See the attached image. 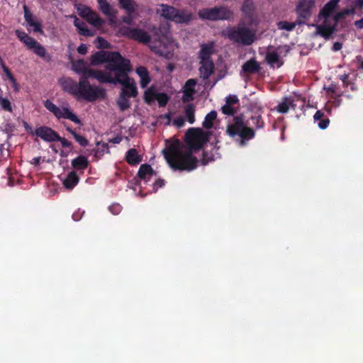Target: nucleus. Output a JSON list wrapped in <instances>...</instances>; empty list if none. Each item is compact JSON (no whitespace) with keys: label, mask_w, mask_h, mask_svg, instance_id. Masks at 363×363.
Segmentation results:
<instances>
[{"label":"nucleus","mask_w":363,"mask_h":363,"mask_svg":"<svg viewBox=\"0 0 363 363\" xmlns=\"http://www.w3.org/2000/svg\"><path fill=\"white\" fill-rule=\"evenodd\" d=\"M207 141L208 136L202 129L190 128L185 134V145L175 140L163 150L164 158L174 170L191 171L197 167L199 162L193 151L202 148Z\"/></svg>","instance_id":"1"},{"label":"nucleus","mask_w":363,"mask_h":363,"mask_svg":"<svg viewBox=\"0 0 363 363\" xmlns=\"http://www.w3.org/2000/svg\"><path fill=\"white\" fill-rule=\"evenodd\" d=\"M62 89L74 96L77 100L94 102L98 99H104L106 96V89L99 86L90 84L86 77H80L77 82L72 77H62L59 79Z\"/></svg>","instance_id":"2"},{"label":"nucleus","mask_w":363,"mask_h":363,"mask_svg":"<svg viewBox=\"0 0 363 363\" xmlns=\"http://www.w3.org/2000/svg\"><path fill=\"white\" fill-rule=\"evenodd\" d=\"M160 32L159 29H155L153 36L154 40H152L151 36L142 28L121 26L118 28V35L148 45L152 51L157 52L158 45L162 44L161 37L159 34Z\"/></svg>","instance_id":"3"},{"label":"nucleus","mask_w":363,"mask_h":363,"mask_svg":"<svg viewBox=\"0 0 363 363\" xmlns=\"http://www.w3.org/2000/svg\"><path fill=\"white\" fill-rule=\"evenodd\" d=\"M129 60L125 59L118 52L104 50L95 52L90 57L91 65H99L106 62L105 69L115 74L125 65L126 62L129 63Z\"/></svg>","instance_id":"4"},{"label":"nucleus","mask_w":363,"mask_h":363,"mask_svg":"<svg viewBox=\"0 0 363 363\" xmlns=\"http://www.w3.org/2000/svg\"><path fill=\"white\" fill-rule=\"evenodd\" d=\"M131 70L130 62H126L120 70L116 74L115 77H112L111 74L108 72L106 79V81L102 84H120L123 85V89L120 94L127 97H136L138 95V89L134 82H130L128 77V72Z\"/></svg>","instance_id":"5"},{"label":"nucleus","mask_w":363,"mask_h":363,"mask_svg":"<svg viewBox=\"0 0 363 363\" xmlns=\"http://www.w3.org/2000/svg\"><path fill=\"white\" fill-rule=\"evenodd\" d=\"M226 133L231 138L239 136L240 146L246 145L247 141L253 139L255 136V130L250 127L248 121H245L242 114L235 116L233 123L227 125Z\"/></svg>","instance_id":"6"},{"label":"nucleus","mask_w":363,"mask_h":363,"mask_svg":"<svg viewBox=\"0 0 363 363\" xmlns=\"http://www.w3.org/2000/svg\"><path fill=\"white\" fill-rule=\"evenodd\" d=\"M225 36L232 42L242 45H251L256 39L255 31L244 23L226 29Z\"/></svg>","instance_id":"7"},{"label":"nucleus","mask_w":363,"mask_h":363,"mask_svg":"<svg viewBox=\"0 0 363 363\" xmlns=\"http://www.w3.org/2000/svg\"><path fill=\"white\" fill-rule=\"evenodd\" d=\"M72 69L74 72L79 74L80 77H86V80L94 78L101 84L106 81V77L108 72L89 68L87 62L83 59L72 61Z\"/></svg>","instance_id":"8"},{"label":"nucleus","mask_w":363,"mask_h":363,"mask_svg":"<svg viewBox=\"0 0 363 363\" xmlns=\"http://www.w3.org/2000/svg\"><path fill=\"white\" fill-rule=\"evenodd\" d=\"M198 15L203 20L212 21H229L233 18V12L225 6L200 9Z\"/></svg>","instance_id":"9"},{"label":"nucleus","mask_w":363,"mask_h":363,"mask_svg":"<svg viewBox=\"0 0 363 363\" xmlns=\"http://www.w3.org/2000/svg\"><path fill=\"white\" fill-rule=\"evenodd\" d=\"M17 38L23 42L33 52L46 62L51 60V56L47 52L46 49L37 40L29 36L25 31L21 30H15Z\"/></svg>","instance_id":"10"},{"label":"nucleus","mask_w":363,"mask_h":363,"mask_svg":"<svg viewBox=\"0 0 363 363\" xmlns=\"http://www.w3.org/2000/svg\"><path fill=\"white\" fill-rule=\"evenodd\" d=\"M23 126L26 131L30 135H35L36 136L41 138L43 140L47 143L55 142L57 138L58 133H57L52 128L46 125H40L33 130V127L26 121H23Z\"/></svg>","instance_id":"11"},{"label":"nucleus","mask_w":363,"mask_h":363,"mask_svg":"<svg viewBox=\"0 0 363 363\" xmlns=\"http://www.w3.org/2000/svg\"><path fill=\"white\" fill-rule=\"evenodd\" d=\"M44 106L57 119H68L77 125H83L79 117L68 107H63L62 108H60L49 99L44 101Z\"/></svg>","instance_id":"12"},{"label":"nucleus","mask_w":363,"mask_h":363,"mask_svg":"<svg viewBox=\"0 0 363 363\" xmlns=\"http://www.w3.org/2000/svg\"><path fill=\"white\" fill-rule=\"evenodd\" d=\"M315 0H299L296 12L299 17L307 19L311 16V10L315 6Z\"/></svg>","instance_id":"13"},{"label":"nucleus","mask_w":363,"mask_h":363,"mask_svg":"<svg viewBox=\"0 0 363 363\" xmlns=\"http://www.w3.org/2000/svg\"><path fill=\"white\" fill-rule=\"evenodd\" d=\"M71 165L73 168L72 171L79 172V174H82L85 169L88 168L89 162L86 157L80 155L71 161Z\"/></svg>","instance_id":"14"},{"label":"nucleus","mask_w":363,"mask_h":363,"mask_svg":"<svg viewBox=\"0 0 363 363\" xmlns=\"http://www.w3.org/2000/svg\"><path fill=\"white\" fill-rule=\"evenodd\" d=\"M177 9L175 7L169 6L168 4H161L160 9H157V13L160 14L164 18L173 21L174 16L177 13Z\"/></svg>","instance_id":"15"},{"label":"nucleus","mask_w":363,"mask_h":363,"mask_svg":"<svg viewBox=\"0 0 363 363\" xmlns=\"http://www.w3.org/2000/svg\"><path fill=\"white\" fill-rule=\"evenodd\" d=\"M267 63L271 67L279 68L284 65V60L281 59L277 51H267L265 56Z\"/></svg>","instance_id":"16"},{"label":"nucleus","mask_w":363,"mask_h":363,"mask_svg":"<svg viewBox=\"0 0 363 363\" xmlns=\"http://www.w3.org/2000/svg\"><path fill=\"white\" fill-rule=\"evenodd\" d=\"M199 71L203 79H208L214 72L215 67L213 60L200 61Z\"/></svg>","instance_id":"17"},{"label":"nucleus","mask_w":363,"mask_h":363,"mask_svg":"<svg viewBox=\"0 0 363 363\" xmlns=\"http://www.w3.org/2000/svg\"><path fill=\"white\" fill-rule=\"evenodd\" d=\"M174 22L176 23H189L192 19V13L186 9H177Z\"/></svg>","instance_id":"18"},{"label":"nucleus","mask_w":363,"mask_h":363,"mask_svg":"<svg viewBox=\"0 0 363 363\" xmlns=\"http://www.w3.org/2000/svg\"><path fill=\"white\" fill-rule=\"evenodd\" d=\"M23 11L26 21L30 26L33 27V30L35 32H42L41 23L33 20V16L26 5L23 6Z\"/></svg>","instance_id":"19"},{"label":"nucleus","mask_w":363,"mask_h":363,"mask_svg":"<svg viewBox=\"0 0 363 363\" xmlns=\"http://www.w3.org/2000/svg\"><path fill=\"white\" fill-rule=\"evenodd\" d=\"M336 30L337 28L335 26L326 24V20L323 24L317 26V33L325 39H329Z\"/></svg>","instance_id":"20"},{"label":"nucleus","mask_w":363,"mask_h":363,"mask_svg":"<svg viewBox=\"0 0 363 363\" xmlns=\"http://www.w3.org/2000/svg\"><path fill=\"white\" fill-rule=\"evenodd\" d=\"M153 174V169L147 164H142L138 172V177L140 179L143 180L145 183H147Z\"/></svg>","instance_id":"21"},{"label":"nucleus","mask_w":363,"mask_h":363,"mask_svg":"<svg viewBox=\"0 0 363 363\" xmlns=\"http://www.w3.org/2000/svg\"><path fill=\"white\" fill-rule=\"evenodd\" d=\"M136 73L140 79V86L142 88H145L151 81L147 69L143 66H140L136 68Z\"/></svg>","instance_id":"22"},{"label":"nucleus","mask_w":363,"mask_h":363,"mask_svg":"<svg viewBox=\"0 0 363 363\" xmlns=\"http://www.w3.org/2000/svg\"><path fill=\"white\" fill-rule=\"evenodd\" d=\"M213 53V46L212 44H202L199 52L200 61L212 60L211 55Z\"/></svg>","instance_id":"23"},{"label":"nucleus","mask_w":363,"mask_h":363,"mask_svg":"<svg viewBox=\"0 0 363 363\" xmlns=\"http://www.w3.org/2000/svg\"><path fill=\"white\" fill-rule=\"evenodd\" d=\"M79 182V177L75 171L68 173L63 181L64 186L67 189H72Z\"/></svg>","instance_id":"24"},{"label":"nucleus","mask_w":363,"mask_h":363,"mask_svg":"<svg viewBox=\"0 0 363 363\" xmlns=\"http://www.w3.org/2000/svg\"><path fill=\"white\" fill-rule=\"evenodd\" d=\"M118 4L120 8L125 11L126 14L135 13L138 8L134 0H118Z\"/></svg>","instance_id":"25"},{"label":"nucleus","mask_w":363,"mask_h":363,"mask_svg":"<svg viewBox=\"0 0 363 363\" xmlns=\"http://www.w3.org/2000/svg\"><path fill=\"white\" fill-rule=\"evenodd\" d=\"M261 67L259 64L255 60L251 59L243 64L242 69L244 72L247 74H255L260 70Z\"/></svg>","instance_id":"26"},{"label":"nucleus","mask_w":363,"mask_h":363,"mask_svg":"<svg viewBox=\"0 0 363 363\" xmlns=\"http://www.w3.org/2000/svg\"><path fill=\"white\" fill-rule=\"evenodd\" d=\"M339 1L340 0H330L320 10V16L327 20L337 7Z\"/></svg>","instance_id":"27"},{"label":"nucleus","mask_w":363,"mask_h":363,"mask_svg":"<svg viewBox=\"0 0 363 363\" xmlns=\"http://www.w3.org/2000/svg\"><path fill=\"white\" fill-rule=\"evenodd\" d=\"M86 10L88 11V13L85 15L87 17V21L89 23L93 25L96 28H99L104 24V21L99 16V15L92 11L90 9L86 8Z\"/></svg>","instance_id":"28"},{"label":"nucleus","mask_w":363,"mask_h":363,"mask_svg":"<svg viewBox=\"0 0 363 363\" xmlns=\"http://www.w3.org/2000/svg\"><path fill=\"white\" fill-rule=\"evenodd\" d=\"M63 126L65 128V130L69 133L75 139V140L82 146V147H86L89 144L88 140L84 138V136L79 135L77 133V132L72 129L69 125H68L67 123H63Z\"/></svg>","instance_id":"29"},{"label":"nucleus","mask_w":363,"mask_h":363,"mask_svg":"<svg viewBox=\"0 0 363 363\" xmlns=\"http://www.w3.org/2000/svg\"><path fill=\"white\" fill-rule=\"evenodd\" d=\"M126 162L130 165H137L142 161V157L138 155L136 149L131 148L127 152L125 155Z\"/></svg>","instance_id":"30"},{"label":"nucleus","mask_w":363,"mask_h":363,"mask_svg":"<svg viewBox=\"0 0 363 363\" xmlns=\"http://www.w3.org/2000/svg\"><path fill=\"white\" fill-rule=\"evenodd\" d=\"M74 26L77 28L78 33L84 36H93L94 32L90 30L86 25V23L79 20V18H76L74 21Z\"/></svg>","instance_id":"31"},{"label":"nucleus","mask_w":363,"mask_h":363,"mask_svg":"<svg viewBox=\"0 0 363 363\" xmlns=\"http://www.w3.org/2000/svg\"><path fill=\"white\" fill-rule=\"evenodd\" d=\"M292 104V98L291 97H284L282 99V101L279 103L275 108L278 113H286L290 108V105Z\"/></svg>","instance_id":"32"},{"label":"nucleus","mask_w":363,"mask_h":363,"mask_svg":"<svg viewBox=\"0 0 363 363\" xmlns=\"http://www.w3.org/2000/svg\"><path fill=\"white\" fill-rule=\"evenodd\" d=\"M195 111L196 106L193 104H189L184 107V114L187 121L190 124H193L195 122Z\"/></svg>","instance_id":"33"},{"label":"nucleus","mask_w":363,"mask_h":363,"mask_svg":"<svg viewBox=\"0 0 363 363\" xmlns=\"http://www.w3.org/2000/svg\"><path fill=\"white\" fill-rule=\"evenodd\" d=\"M216 118L217 112L216 111H211L205 116L204 121L203 122V126L206 129L211 128Z\"/></svg>","instance_id":"34"},{"label":"nucleus","mask_w":363,"mask_h":363,"mask_svg":"<svg viewBox=\"0 0 363 363\" xmlns=\"http://www.w3.org/2000/svg\"><path fill=\"white\" fill-rule=\"evenodd\" d=\"M250 120L252 121L251 125L257 129L263 128L264 126V121L262 119L261 114L257 112H255L253 115H252L250 118Z\"/></svg>","instance_id":"35"},{"label":"nucleus","mask_w":363,"mask_h":363,"mask_svg":"<svg viewBox=\"0 0 363 363\" xmlns=\"http://www.w3.org/2000/svg\"><path fill=\"white\" fill-rule=\"evenodd\" d=\"M255 10V5L252 0H245L241 11L245 16H251Z\"/></svg>","instance_id":"36"},{"label":"nucleus","mask_w":363,"mask_h":363,"mask_svg":"<svg viewBox=\"0 0 363 363\" xmlns=\"http://www.w3.org/2000/svg\"><path fill=\"white\" fill-rule=\"evenodd\" d=\"M96 145L97 148L94 150V157L99 159L104 155L105 152H108V145L106 143L100 142H98Z\"/></svg>","instance_id":"37"},{"label":"nucleus","mask_w":363,"mask_h":363,"mask_svg":"<svg viewBox=\"0 0 363 363\" xmlns=\"http://www.w3.org/2000/svg\"><path fill=\"white\" fill-rule=\"evenodd\" d=\"M196 84V81L194 79H188L184 85V94L185 95L189 94L191 99H193V94L195 93L194 86Z\"/></svg>","instance_id":"38"},{"label":"nucleus","mask_w":363,"mask_h":363,"mask_svg":"<svg viewBox=\"0 0 363 363\" xmlns=\"http://www.w3.org/2000/svg\"><path fill=\"white\" fill-rule=\"evenodd\" d=\"M157 94L153 87L147 89L144 94L145 101L148 104H152L156 99Z\"/></svg>","instance_id":"39"},{"label":"nucleus","mask_w":363,"mask_h":363,"mask_svg":"<svg viewBox=\"0 0 363 363\" xmlns=\"http://www.w3.org/2000/svg\"><path fill=\"white\" fill-rule=\"evenodd\" d=\"M128 98L129 97L120 94V96L117 101V104L121 111H124L130 108V102Z\"/></svg>","instance_id":"40"},{"label":"nucleus","mask_w":363,"mask_h":363,"mask_svg":"<svg viewBox=\"0 0 363 363\" xmlns=\"http://www.w3.org/2000/svg\"><path fill=\"white\" fill-rule=\"evenodd\" d=\"M99 7L100 11L107 16H113L115 15L111 6L108 1L99 3Z\"/></svg>","instance_id":"41"},{"label":"nucleus","mask_w":363,"mask_h":363,"mask_svg":"<svg viewBox=\"0 0 363 363\" xmlns=\"http://www.w3.org/2000/svg\"><path fill=\"white\" fill-rule=\"evenodd\" d=\"M156 100L157 101L159 106L160 107H164L167 104V103L169 100V97L165 93H158L157 92V96H156Z\"/></svg>","instance_id":"42"},{"label":"nucleus","mask_w":363,"mask_h":363,"mask_svg":"<svg viewBox=\"0 0 363 363\" xmlns=\"http://www.w3.org/2000/svg\"><path fill=\"white\" fill-rule=\"evenodd\" d=\"M277 26L278 28L280 30H286L288 31H291L294 29L296 24L294 23L281 21L277 23Z\"/></svg>","instance_id":"43"},{"label":"nucleus","mask_w":363,"mask_h":363,"mask_svg":"<svg viewBox=\"0 0 363 363\" xmlns=\"http://www.w3.org/2000/svg\"><path fill=\"white\" fill-rule=\"evenodd\" d=\"M96 47L99 49L110 48L111 44L102 37H97L96 39Z\"/></svg>","instance_id":"44"},{"label":"nucleus","mask_w":363,"mask_h":363,"mask_svg":"<svg viewBox=\"0 0 363 363\" xmlns=\"http://www.w3.org/2000/svg\"><path fill=\"white\" fill-rule=\"evenodd\" d=\"M0 106L2 109L4 111L11 112L12 111V106L10 101L6 98H3L2 96H0Z\"/></svg>","instance_id":"45"},{"label":"nucleus","mask_w":363,"mask_h":363,"mask_svg":"<svg viewBox=\"0 0 363 363\" xmlns=\"http://www.w3.org/2000/svg\"><path fill=\"white\" fill-rule=\"evenodd\" d=\"M1 67H2L4 72L5 73L6 76L9 79V81L12 83H16V79L13 77V74H12L11 70L8 68V67L5 65L4 62H1Z\"/></svg>","instance_id":"46"},{"label":"nucleus","mask_w":363,"mask_h":363,"mask_svg":"<svg viewBox=\"0 0 363 363\" xmlns=\"http://www.w3.org/2000/svg\"><path fill=\"white\" fill-rule=\"evenodd\" d=\"M222 113L227 116H233L236 113V110L231 106L225 104L221 108Z\"/></svg>","instance_id":"47"},{"label":"nucleus","mask_w":363,"mask_h":363,"mask_svg":"<svg viewBox=\"0 0 363 363\" xmlns=\"http://www.w3.org/2000/svg\"><path fill=\"white\" fill-rule=\"evenodd\" d=\"M57 138L59 139H56L55 142H60V143L63 147H65V148L66 147H68V148L72 147V144L70 141H69L68 140H67L65 138H62L59 134L57 135Z\"/></svg>","instance_id":"48"},{"label":"nucleus","mask_w":363,"mask_h":363,"mask_svg":"<svg viewBox=\"0 0 363 363\" xmlns=\"http://www.w3.org/2000/svg\"><path fill=\"white\" fill-rule=\"evenodd\" d=\"M225 104L228 105H234L239 104V99L236 95H229L225 98Z\"/></svg>","instance_id":"49"},{"label":"nucleus","mask_w":363,"mask_h":363,"mask_svg":"<svg viewBox=\"0 0 363 363\" xmlns=\"http://www.w3.org/2000/svg\"><path fill=\"white\" fill-rule=\"evenodd\" d=\"M111 213L113 215H118L121 213L122 207L118 203H114L109 206L108 208Z\"/></svg>","instance_id":"50"},{"label":"nucleus","mask_w":363,"mask_h":363,"mask_svg":"<svg viewBox=\"0 0 363 363\" xmlns=\"http://www.w3.org/2000/svg\"><path fill=\"white\" fill-rule=\"evenodd\" d=\"M291 48L289 45H284L282 46H279L277 48V50L279 52L280 54H284V56L287 55L289 52L291 51Z\"/></svg>","instance_id":"51"},{"label":"nucleus","mask_w":363,"mask_h":363,"mask_svg":"<svg viewBox=\"0 0 363 363\" xmlns=\"http://www.w3.org/2000/svg\"><path fill=\"white\" fill-rule=\"evenodd\" d=\"M330 123V119L328 118H323L318 123L319 128L324 130L328 128Z\"/></svg>","instance_id":"52"},{"label":"nucleus","mask_w":363,"mask_h":363,"mask_svg":"<svg viewBox=\"0 0 363 363\" xmlns=\"http://www.w3.org/2000/svg\"><path fill=\"white\" fill-rule=\"evenodd\" d=\"M164 184H165V182L164 179H158L153 184V191L156 192L158 190V189L163 187L164 186Z\"/></svg>","instance_id":"53"},{"label":"nucleus","mask_w":363,"mask_h":363,"mask_svg":"<svg viewBox=\"0 0 363 363\" xmlns=\"http://www.w3.org/2000/svg\"><path fill=\"white\" fill-rule=\"evenodd\" d=\"M134 13L126 14V16L122 17V21L128 25H131L133 22L135 16Z\"/></svg>","instance_id":"54"},{"label":"nucleus","mask_w":363,"mask_h":363,"mask_svg":"<svg viewBox=\"0 0 363 363\" xmlns=\"http://www.w3.org/2000/svg\"><path fill=\"white\" fill-rule=\"evenodd\" d=\"M344 14L343 13H342L341 11L337 13L334 16H333V20H334V26H335V27L337 28V23L342 18H344Z\"/></svg>","instance_id":"55"},{"label":"nucleus","mask_w":363,"mask_h":363,"mask_svg":"<svg viewBox=\"0 0 363 363\" xmlns=\"http://www.w3.org/2000/svg\"><path fill=\"white\" fill-rule=\"evenodd\" d=\"M324 118V113L320 110H318L313 116V119L315 122L320 121L322 118Z\"/></svg>","instance_id":"56"},{"label":"nucleus","mask_w":363,"mask_h":363,"mask_svg":"<svg viewBox=\"0 0 363 363\" xmlns=\"http://www.w3.org/2000/svg\"><path fill=\"white\" fill-rule=\"evenodd\" d=\"M174 124L178 128H181L184 125V120L182 116H179L174 120Z\"/></svg>","instance_id":"57"},{"label":"nucleus","mask_w":363,"mask_h":363,"mask_svg":"<svg viewBox=\"0 0 363 363\" xmlns=\"http://www.w3.org/2000/svg\"><path fill=\"white\" fill-rule=\"evenodd\" d=\"M77 52L78 53L81 55H85L87 52V47L85 44L82 43L78 48H77Z\"/></svg>","instance_id":"58"},{"label":"nucleus","mask_w":363,"mask_h":363,"mask_svg":"<svg viewBox=\"0 0 363 363\" xmlns=\"http://www.w3.org/2000/svg\"><path fill=\"white\" fill-rule=\"evenodd\" d=\"M212 160V158L208 157L207 152H204L203 153L202 163L203 164H207L210 161Z\"/></svg>","instance_id":"59"},{"label":"nucleus","mask_w":363,"mask_h":363,"mask_svg":"<svg viewBox=\"0 0 363 363\" xmlns=\"http://www.w3.org/2000/svg\"><path fill=\"white\" fill-rule=\"evenodd\" d=\"M342 48V44L340 42H335L333 45V50L337 52L341 50Z\"/></svg>","instance_id":"60"},{"label":"nucleus","mask_w":363,"mask_h":363,"mask_svg":"<svg viewBox=\"0 0 363 363\" xmlns=\"http://www.w3.org/2000/svg\"><path fill=\"white\" fill-rule=\"evenodd\" d=\"M354 25L359 29L363 28V18H362L361 19H359L358 21H356L354 22Z\"/></svg>","instance_id":"61"},{"label":"nucleus","mask_w":363,"mask_h":363,"mask_svg":"<svg viewBox=\"0 0 363 363\" xmlns=\"http://www.w3.org/2000/svg\"><path fill=\"white\" fill-rule=\"evenodd\" d=\"M355 6L358 9L363 8V0H355L354 1Z\"/></svg>","instance_id":"62"},{"label":"nucleus","mask_w":363,"mask_h":363,"mask_svg":"<svg viewBox=\"0 0 363 363\" xmlns=\"http://www.w3.org/2000/svg\"><path fill=\"white\" fill-rule=\"evenodd\" d=\"M121 140H122V139H121V137L117 136V137H115V138H113V139H111V140H110V142H111V143H114V144H118V143H120L121 142Z\"/></svg>","instance_id":"63"},{"label":"nucleus","mask_w":363,"mask_h":363,"mask_svg":"<svg viewBox=\"0 0 363 363\" xmlns=\"http://www.w3.org/2000/svg\"><path fill=\"white\" fill-rule=\"evenodd\" d=\"M357 61L359 62V65L358 67L359 69H363V59L361 56L357 57Z\"/></svg>","instance_id":"64"}]
</instances>
